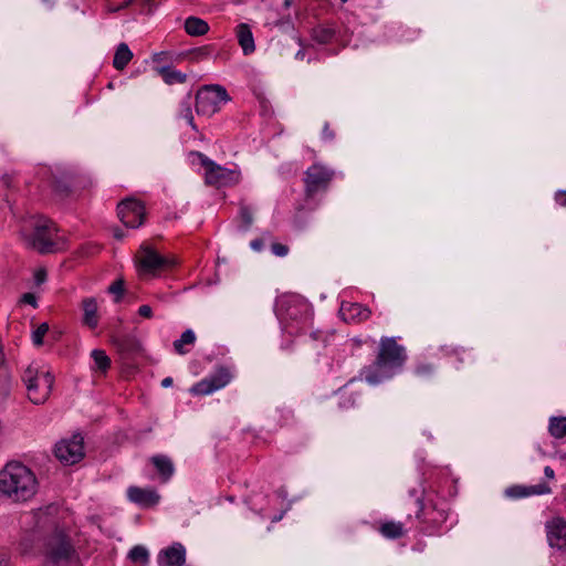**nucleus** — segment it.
Listing matches in <instances>:
<instances>
[{"instance_id": "obj_1", "label": "nucleus", "mask_w": 566, "mask_h": 566, "mask_svg": "<svg viewBox=\"0 0 566 566\" xmlns=\"http://www.w3.org/2000/svg\"><path fill=\"white\" fill-rule=\"evenodd\" d=\"M38 482L30 469L10 462L0 472V492L14 502H25L36 492Z\"/></svg>"}, {"instance_id": "obj_2", "label": "nucleus", "mask_w": 566, "mask_h": 566, "mask_svg": "<svg viewBox=\"0 0 566 566\" xmlns=\"http://www.w3.org/2000/svg\"><path fill=\"white\" fill-rule=\"evenodd\" d=\"M22 381L25 385L28 399L34 405L44 403L51 394L54 377L45 371L29 365L22 373Z\"/></svg>"}, {"instance_id": "obj_3", "label": "nucleus", "mask_w": 566, "mask_h": 566, "mask_svg": "<svg viewBox=\"0 0 566 566\" xmlns=\"http://www.w3.org/2000/svg\"><path fill=\"white\" fill-rule=\"evenodd\" d=\"M33 233L29 238V245L41 254L55 253L61 250V239L57 238V228L54 222L40 217L33 222Z\"/></svg>"}, {"instance_id": "obj_4", "label": "nucleus", "mask_w": 566, "mask_h": 566, "mask_svg": "<svg viewBox=\"0 0 566 566\" xmlns=\"http://www.w3.org/2000/svg\"><path fill=\"white\" fill-rule=\"evenodd\" d=\"M44 555L48 560L59 566L71 564L73 560L77 559L76 551L69 536L63 530L57 527L46 538L44 544Z\"/></svg>"}, {"instance_id": "obj_5", "label": "nucleus", "mask_w": 566, "mask_h": 566, "mask_svg": "<svg viewBox=\"0 0 566 566\" xmlns=\"http://www.w3.org/2000/svg\"><path fill=\"white\" fill-rule=\"evenodd\" d=\"M230 97L220 85H206L196 95V108L198 113L211 115L219 109L220 102H228Z\"/></svg>"}, {"instance_id": "obj_6", "label": "nucleus", "mask_w": 566, "mask_h": 566, "mask_svg": "<svg viewBox=\"0 0 566 566\" xmlns=\"http://www.w3.org/2000/svg\"><path fill=\"white\" fill-rule=\"evenodd\" d=\"M199 158L202 166L206 168V184L221 187L238 182L239 174L237 171L217 165L202 154H199Z\"/></svg>"}, {"instance_id": "obj_7", "label": "nucleus", "mask_w": 566, "mask_h": 566, "mask_svg": "<svg viewBox=\"0 0 566 566\" xmlns=\"http://www.w3.org/2000/svg\"><path fill=\"white\" fill-rule=\"evenodd\" d=\"M136 259L140 270L151 275H156L172 264L169 259L160 255L155 249L146 244L140 247Z\"/></svg>"}, {"instance_id": "obj_8", "label": "nucleus", "mask_w": 566, "mask_h": 566, "mask_svg": "<svg viewBox=\"0 0 566 566\" xmlns=\"http://www.w3.org/2000/svg\"><path fill=\"white\" fill-rule=\"evenodd\" d=\"M119 220L130 228H137L145 221L146 212L142 202L134 198H126L117 206Z\"/></svg>"}, {"instance_id": "obj_9", "label": "nucleus", "mask_w": 566, "mask_h": 566, "mask_svg": "<svg viewBox=\"0 0 566 566\" xmlns=\"http://www.w3.org/2000/svg\"><path fill=\"white\" fill-rule=\"evenodd\" d=\"M56 458L65 464H74L84 457L83 437L74 434L71 440H63L55 446Z\"/></svg>"}, {"instance_id": "obj_10", "label": "nucleus", "mask_w": 566, "mask_h": 566, "mask_svg": "<svg viewBox=\"0 0 566 566\" xmlns=\"http://www.w3.org/2000/svg\"><path fill=\"white\" fill-rule=\"evenodd\" d=\"M402 347L397 345L392 338H385L380 343L379 354L376 365L381 366H400L403 361Z\"/></svg>"}, {"instance_id": "obj_11", "label": "nucleus", "mask_w": 566, "mask_h": 566, "mask_svg": "<svg viewBox=\"0 0 566 566\" xmlns=\"http://www.w3.org/2000/svg\"><path fill=\"white\" fill-rule=\"evenodd\" d=\"M231 379V374L228 368L219 367L217 371L209 378L205 379L191 389L197 395H207L217 389L224 387Z\"/></svg>"}, {"instance_id": "obj_12", "label": "nucleus", "mask_w": 566, "mask_h": 566, "mask_svg": "<svg viewBox=\"0 0 566 566\" xmlns=\"http://www.w3.org/2000/svg\"><path fill=\"white\" fill-rule=\"evenodd\" d=\"M332 179V172L326 170L324 167L318 165H313L308 168L306 172V193L307 196H312L319 188L327 187L328 182Z\"/></svg>"}, {"instance_id": "obj_13", "label": "nucleus", "mask_w": 566, "mask_h": 566, "mask_svg": "<svg viewBox=\"0 0 566 566\" xmlns=\"http://www.w3.org/2000/svg\"><path fill=\"white\" fill-rule=\"evenodd\" d=\"M547 537L551 546L557 548L566 547V522L559 517L547 524Z\"/></svg>"}, {"instance_id": "obj_14", "label": "nucleus", "mask_w": 566, "mask_h": 566, "mask_svg": "<svg viewBox=\"0 0 566 566\" xmlns=\"http://www.w3.org/2000/svg\"><path fill=\"white\" fill-rule=\"evenodd\" d=\"M158 562L160 566H184L186 563V552L181 544H176L159 554Z\"/></svg>"}, {"instance_id": "obj_15", "label": "nucleus", "mask_w": 566, "mask_h": 566, "mask_svg": "<svg viewBox=\"0 0 566 566\" xmlns=\"http://www.w3.org/2000/svg\"><path fill=\"white\" fill-rule=\"evenodd\" d=\"M339 314L345 322H361L369 318L370 310L363 307L360 304L342 303Z\"/></svg>"}, {"instance_id": "obj_16", "label": "nucleus", "mask_w": 566, "mask_h": 566, "mask_svg": "<svg viewBox=\"0 0 566 566\" xmlns=\"http://www.w3.org/2000/svg\"><path fill=\"white\" fill-rule=\"evenodd\" d=\"M81 307L83 311V324L86 325L90 328H95L98 325V315H97V301L94 297H85L82 303Z\"/></svg>"}, {"instance_id": "obj_17", "label": "nucleus", "mask_w": 566, "mask_h": 566, "mask_svg": "<svg viewBox=\"0 0 566 566\" xmlns=\"http://www.w3.org/2000/svg\"><path fill=\"white\" fill-rule=\"evenodd\" d=\"M128 497L139 504L155 505L159 501V495L155 491L144 490L137 486L128 489Z\"/></svg>"}, {"instance_id": "obj_18", "label": "nucleus", "mask_w": 566, "mask_h": 566, "mask_svg": "<svg viewBox=\"0 0 566 566\" xmlns=\"http://www.w3.org/2000/svg\"><path fill=\"white\" fill-rule=\"evenodd\" d=\"M237 38L242 51L245 55H249L254 52L255 44L254 39L251 32L249 24L240 23L237 27Z\"/></svg>"}, {"instance_id": "obj_19", "label": "nucleus", "mask_w": 566, "mask_h": 566, "mask_svg": "<svg viewBox=\"0 0 566 566\" xmlns=\"http://www.w3.org/2000/svg\"><path fill=\"white\" fill-rule=\"evenodd\" d=\"M185 30L189 35L200 36L209 31V25L202 19L190 17L185 21Z\"/></svg>"}, {"instance_id": "obj_20", "label": "nucleus", "mask_w": 566, "mask_h": 566, "mask_svg": "<svg viewBox=\"0 0 566 566\" xmlns=\"http://www.w3.org/2000/svg\"><path fill=\"white\" fill-rule=\"evenodd\" d=\"M133 59V53L125 43H120L115 52L113 65L116 70L122 71Z\"/></svg>"}, {"instance_id": "obj_21", "label": "nucleus", "mask_w": 566, "mask_h": 566, "mask_svg": "<svg viewBox=\"0 0 566 566\" xmlns=\"http://www.w3.org/2000/svg\"><path fill=\"white\" fill-rule=\"evenodd\" d=\"M151 462L154 463L157 471L161 474V476L165 481L171 476V474L174 472V465L167 457H164V455L153 457Z\"/></svg>"}, {"instance_id": "obj_22", "label": "nucleus", "mask_w": 566, "mask_h": 566, "mask_svg": "<svg viewBox=\"0 0 566 566\" xmlns=\"http://www.w3.org/2000/svg\"><path fill=\"white\" fill-rule=\"evenodd\" d=\"M158 72L168 84L184 83L187 78L186 74L175 71L169 66H163L158 70Z\"/></svg>"}, {"instance_id": "obj_23", "label": "nucleus", "mask_w": 566, "mask_h": 566, "mask_svg": "<svg viewBox=\"0 0 566 566\" xmlns=\"http://www.w3.org/2000/svg\"><path fill=\"white\" fill-rule=\"evenodd\" d=\"M380 532L389 538H398L403 535L402 525L400 523L387 522L381 525Z\"/></svg>"}, {"instance_id": "obj_24", "label": "nucleus", "mask_w": 566, "mask_h": 566, "mask_svg": "<svg viewBox=\"0 0 566 566\" xmlns=\"http://www.w3.org/2000/svg\"><path fill=\"white\" fill-rule=\"evenodd\" d=\"M92 357L95 361L96 368L102 373H105L109 368L111 359L104 350L94 349L92 352Z\"/></svg>"}, {"instance_id": "obj_25", "label": "nucleus", "mask_w": 566, "mask_h": 566, "mask_svg": "<svg viewBox=\"0 0 566 566\" xmlns=\"http://www.w3.org/2000/svg\"><path fill=\"white\" fill-rule=\"evenodd\" d=\"M549 432L555 438L566 437V418H553L549 423Z\"/></svg>"}, {"instance_id": "obj_26", "label": "nucleus", "mask_w": 566, "mask_h": 566, "mask_svg": "<svg viewBox=\"0 0 566 566\" xmlns=\"http://www.w3.org/2000/svg\"><path fill=\"white\" fill-rule=\"evenodd\" d=\"M196 340V336L191 329H187L182 333L180 339L176 340L174 343L175 350L178 354H185L184 345H190L193 344Z\"/></svg>"}, {"instance_id": "obj_27", "label": "nucleus", "mask_w": 566, "mask_h": 566, "mask_svg": "<svg viewBox=\"0 0 566 566\" xmlns=\"http://www.w3.org/2000/svg\"><path fill=\"white\" fill-rule=\"evenodd\" d=\"M10 392L9 374L3 364H0V401L8 397Z\"/></svg>"}, {"instance_id": "obj_28", "label": "nucleus", "mask_w": 566, "mask_h": 566, "mask_svg": "<svg viewBox=\"0 0 566 566\" xmlns=\"http://www.w3.org/2000/svg\"><path fill=\"white\" fill-rule=\"evenodd\" d=\"M129 558L134 562V563H142V564H146L148 562V552L145 547L143 546H135L130 552H129Z\"/></svg>"}, {"instance_id": "obj_29", "label": "nucleus", "mask_w": 566, "mask_h": 566, "mask_svg": "<svg viewBox=\"0 0 566 566\" xmlns=\"http://www.w3.org/2000/svg\"><path fill=\"white\" fill-rule=\"evenodd\" d=\"M312 35L315 41L324 44V43H327L332 39L333 31L331 29L319 27V28H315L313 30Z\"/></svg>"}, {"instance_id": "obj_30", "label": "nucleus", "mask_w": 566, "mask_h": 566, "mask_svg": "<svg viewBox=\"0 0 566 566\" xmlns=\"http://www.w3.org/2000/svg\"><path fill=\"white\" fill-rule=\"evenodd\" d=\"M49 331V325L46 323H42L32 335V339L34 345L40 346L43 344V337Z\"/></svg>"}, {"instance_id": "obj_31", "label": "nucleus", "mask_w": 566, "mask_h": 566, "mask_svg": "<svg viewBox=\"0 0 566 566\" xmlns=\"http://www.w3.org/2000/svg\"><path fill=\"white\" fill-rule=\"evenodd\" d=\"M124 280L123 279H118L116 280L115 282H113L111 284V286L108 287V292L112 293V294H115L117 297H116V302L119 301V297L123 296L125 290H124Z\"/></svg>"}, {"instance_id": "obj_32", "label": "nucleus", "mask_w": 566, "mask_h": 566, "mask_svg": "<svg viewBox=\"0 0 566 566\" xmlns=\"http://www.w3.org/2000/svg\"><path fill=\"white\" fill-rule=\"evenodd\" d=\"M507 494L511 496H528V486H514L507 490Z\"/></svg>"}, {"instance_id": "obj_33", "label": "nucleus", "mask_w": 566, "mask_h": 566, "mask_svg": "<svg viewBox=\"0 0 566 566\" xmlns=\"http://www.w3.org/2000/svg\"><path fill=\"white\" fill-rule=\"evenodd\" d=\"M530 495L533 494H546L551 492V488L547 484H538L534 486H528Z\"/></svg>"}, {"instance_id": "obj_34", "label": "nucleus", "mask_w": 566, "mask_h": 566, "mask_svg": "<svg viewBox=\"0 0 566 566\" xmlns=\"http://www.w3.org/2000/svg\"><path fill=\"white\" fill-rule=\"evenodd\" d=\"M271 249L272 252L277 256H284L289 252L287 245L277 242L272 243Z\"/></svg>"}, {"instance_id": "obj_35", "label": "nucleus", "mask_w": 566, "mask_h": 566, "mask_svg": "<svg viewBox=\"0 0 566 566\" xmlns=\"http://www.w3.org/2000/svg\"><path fill=\"white\" fill-rule=\"evenodd\" d=\"M182 115L189 122V124L196 128L195 124H193V116H192V112H191V107L189 104H187L182 111Z\"/></svg>"}, {"instance_id": "obj_36", "label": "nucleus", "mask_w": 566, "mask_h": 566, "mask_svg": "<svg viewBox=\"0 0 566 566\" xmlns=\"http://www.w3.org/2000/svg\"><path fill=\"white\" fill-rule=\"evenodd\" d=\"M241 217L245 226H250L252 223V214L247 207L241 208Z\"/></svg>"}, {"instance_id": "obj_37", "label": "nucleus", "mask_w": 566, "mask_h": 566, "mask_svg": "<svg viewBox=\"0 0 566 566\" xmlns=\"http://www.w3.org/2000/svg\"><path fill=\"white\" fill-rule=\"evenodd\" d=\"M138 314L145 318H151L153 317V311L149 305H142L138 308Z\"/></svg>"}, {"instance_id": "obj_38", "label": "nucleus", "mask_w": 566, "mask_h": 566, "mask_svg": "<svg viewBox=\"0 0 566 566\" xmlns=\"http://www.w3.org/2000/svg\"><path fill=\"white\" fill-rule=\"evenodd\" d=\"M36 284H42L46 279V271L44 269H40L35 272L34 275Z\"/></svg>"}, {"instance_id": "obj_39", "label": "nucleus", "mask_w": 566, "mask_h": 566, "mask_svg": "<svg viewBox=\"0 0 566 566\" xmlns=\"http://www.w3.org/2000/svg\"><path fill=\"white\" fill-rule=\"evenodd\" d=\"M22 302L28 303V304H30V305H32V306H35V305H36V298H35V296H34L33 294H31V293H25V294H23V296H22Z\"/></svg>"}, {"instance_id": "obj_40", "label": "nucleus", "mask_w": 566, "mask_h": 566, "mask_svg": "<svg viewBox=\"0 0 566 566\" xmlns=\"http://www.w3.org/2000/svg\"><path fill=\"white\" fill-rule=\"evenodd\" d=\"M252 249L260 251L263 247V241L261 239H255L251 242Z\"/></svg>"}, {"instance_id": "obj_41", "label": "nucleus", "mask_w": 566, "mask_h": 566, "mask_svg": "<svg viewBox=\"0 0 566 566\" xmlns=\"http://www.w3.org/2000/svg\"><path fill=\"white\" fill-rule=\"evenodd\" d=\"M135 0H125L120 6L113 9V11H119L129 7Z\"/></svg>"}, {"instance_id": "obj_42", "label": "nucleus", "mask_w": 566, "mask_h": 566, "mask_svg": "<svg viewBox=\"0 0 566 566\" xmlns=\"http://www.w3.org/2000/svg\"><path fill=\"white\" fill-rule=\"evenodd\" d=\"M544 473L548 479H553L555 476L554 470L551 467H546L544 469Z\"/></svg>"}, {"instance_id": "obj_43", "label": "nucleus", "mask_w": 566, "mask_h": 566, "mask_svg": "<svg viewBox=\"0 0 566 566\" xmlns=\"http://www.w3.org/2000/svg\"><path fill=\"white\" fill-rule=\"evenodd\" d=\"M171 384H172V378H170V377H167V378H165V379L161 381L163 387H166V388H167V387H169V386H171Z\"/></svg>"}, {"instance_id": "obj_44", "label": "nucleus", "mask_w": 566, "mask_h": 566, "mask_svg": "<svg viewBox=\"0 0 566 566\" xmlns=\"http://www.w3.org/2000/svg\"><path fill=\"white\" fill-rule=\"evenodd\" d=\"M114 237L116 239H122L124 237V233H123V231L120 229H115L114 230Z\"/></svg>"}, {"instance_id": "obj_45", "label": "nucleus", "mask_w": 566, "mask_h": 566, "mask_svg": "<svg viewBox=\"0 0 566 566\" xmlns=\"http://www.w3.org/2000/svg\"><path fill=\"white\" fill-rule=\"evenodd\" d=\"M367 380L370 382V384H376L378 382V378L374 375H369L367 376Z\"/></svg>"}, {"instance_id": "obj_46", "label": "nucleus", "mask_w": 566, "mask_h": 566, "mask_svg": "<svg viewBox=\"0 0 566 566\" xmlns=\"http://www.w3.org/2000/svg\"><path fill=\"white\" fill-rule=\"evenodd\" d=\"M193 53L196 56H203L206 54L205 49H198Z\"/></svg>"}, {"instance_id": "obj_47", "label": "nucleus", "mask_w": 566, "mask_h": 566, "mask_svg": "<svg viewBox=\"0 0 566 566\" xmlns=\"http://www.w3.org/2000/svg\"><path fill=\"white\" fill-rule=\"evenodd\" d=\"M2 180H3V182H4V185H6L7 187H9V186H10V180H11V179H10V177H9V176H7V175H6V176H3Z\"/></svg>"}, {"instance_id": "obj_48", "label": "nucleus", "mask_w": 566, "mask_h": 566, "mask_svg": "<svg viewBox=\"0 0 566 566\" xmlns=\"http://www.w3.org/2000/svg\"><path fill=\"white\" fill-rule=\"evenodd\" d=\"M22 546H23V548H22L23 553H27L29 551V548H30V546L25 545L24 543H22Z\"/></svg>"}, {"instance_id": "obj_49", "label": "nucleus", "mask_w": 566, "mask_h": 566, "mask_svg": "<svg viewBox=\"0 0 566 566\" xmlns=\"http://www.w3.org/2000/svg\"><path fill=\"white\" fill-rule=\"evenodd\" d=\"M291 3H292V0H285V1H284V6H285L286 8H287V7H290V6H291Z\"/></svg>"}, {"instance_id": "obj_50", "label": "nucleus", "mask_w": 566, "mask_h": 566, "mask_svg": "<svg viewBox=\"0 0 566 566\" xmlns=\"http://www.w3.org/2000/svg\"><path fill=\"white\" fill-rule=\"evenodd\" d=\"M154 60H155V61H158V60H159L157 54L154 56Z\"/></svg>"}, {"instance_id": "obj_51", "label": "nucleus", "mask_w": 566, "mask_h": 566, "mask_svg": "<svg viewBox=\"0 0 566 566\" xmlns=\"http://www.w3.org/2000/svg\"><path fill=\"white\" fill-rule=\"evenodd\" d=\"M347 0H342L343 3H345Z\"/></svg>"}]
</instances>
